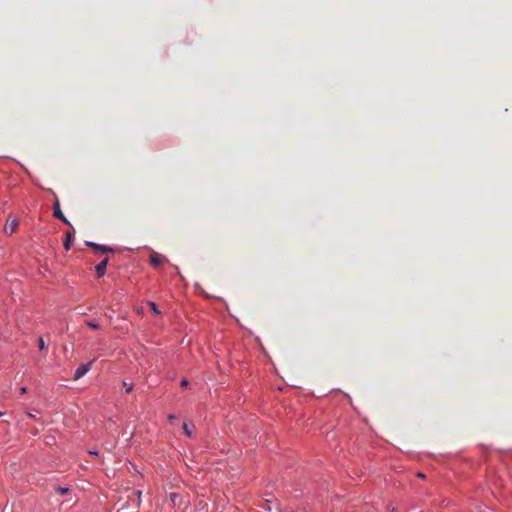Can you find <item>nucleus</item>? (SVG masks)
<instances>
[{"mask_svg":"<svg viewBox=\"0 0 512 512\" xmlns=\"http://www.w3.org/2000/svg\"><path fill=\"white\" fill-rule=\"evenodd\" d=\"M54 196H55V201L53 203V216L56 219L63 222L64 224L71 225L70 222L68 221V219L65 217V215L61 211L60 202H59L58 197L55 194H54Z\"/></svg>","mask_w":512,"mask_h":512,"instance_id":"f257e3e1","label":"nucleus"},{"mask_svg":"<svg viewBox=\"0 0 512 512\" xmlns=\"http://www.w3.org/2000/svg\"><path fill=\"white\" fill-rule=\"evenodd\" d=\"M86 246H88V247L92 248L94 251L100 252V253H112L115 251L114 248H112L110 246L98 244V243L91 242V241H86Z\"/></svg>","mask_w":512,"mask_h":512,"instance_id":"f03ea898","label":"nucleus"},{"mask_svg":"<svg viewBox=\"0 0 512 512\" xmlns=\"http://www.w3.org/2000/svg\"><path fill=\"white\" fill-rule=\"evenodd\" d=\"M91 367H92V362L80 364L77 367V369L75 370L73 379L74 380L80 379L91 369Z\"/></svg>","mask_w":512,"mask_h":512,"instance_id":"7ed1b4c3","label":"nucleus"},{"mask_svg":"<svg viewBox=\"0 0 512 512\" xmlns=\"http://www.w3.org/2000/svg\"><path fill=\"white\" fill-rule=\"evenodd\" d=\"M165 261H167L166 257L160 255L157 252H152L151 255H150V263L154 267L160 266Z\"/></svg>","mask_w":512,"mask_h":512,"instance_id":"20e7f679","label":"nucleus"},{"mask_svg":"<svg viewBox=\"0 0 512 512\" xmlns=\"http://www.w3.org/2000/svg\"><path fill=\"white\" fill-rule=\"evenodd\" d=\"M108 261V258H105L95 266V271L98 278H101L105 275Z\"/></svg>","mask_w":512,"mask_h":512,"instance_id":"39448f33","label":"nucleus"},{"mask_svg":"<svg viewBox=\"0 0 512 512\" xmlns=\"http://www.w3.org/2000/svg\"><path fill=\"white\" fill-rule=\"evenodd\" d=\"M17 226H18V221L16 219H13L12 221L6 223V225L4 227V231L6 234L11 235L15 231Z\"/></svg>","mask_w":512,"mask_h":512,"instance_id":"423d86ee","label":"nucleus"},{"mask_svg":"<svg viewBox=\"0 0 512 512\" xmlns=\"http://www.w3.org/2000/svg\"><path fill=\"white\" fill-rule=\"evenodd\" d=\"M74 240V231H67L66 232V239L64 241V248L65 250H69L71 248V245Z\"/></svg>","mask_w":512,"mask_h":512,"instance_id":"0eeeda50","label":"nucleus"},{"mask_svg":"<svg viewBox=\"0 0 512 512\" xmlns=\"http://www.w3.org/2000/svg\"><path fill=\"white\" fill-rule=\"evenodd\" d=\"M122 385L123 387L125 388V392L126 393H130L132 390H133V387H134V384L133 383H128L126 381H123L122 382Z\"/></svg>","mask_w":512,"mask_h":512,"instance_id":"6e6552de","label":"nucleus"},{"mask_svg":"<svg viewBox=\"0 0 512 512\" xmlns=\"http://www.w3.org/2000/svg\"><path fill=\"white\" fill-rule=\"evenodd\" d=\"M148 305L150 306V308L154 314L159 315L161 313L160 310L158 309L157 305L154 302L150 301V302H148Z\"/></svg>","mask_w":512,"mask_h":512,"instance_id":"1a4fd4ad","label":"nucleus"},{"mask_svg":"<svg viewBox=\"0 0 512 512\" xmlns=\"http://www.w3.org/2000/svg\"><path fill=\"white\" fill-rule=\"evenodd\" d=\"M133 494L136 496V507L139 508L140 506V502H141V494L142 492L140 490H137L135 492H133Z\"/></svg>","mask_w":512,"mask_h":512,"instance_id":"9d476101","label":"nucleus"},{"mask_svg":"<svg viewBox=\"0 0 512 512\" xmlns=\"http://www.w3.org/2000/svg\"><path fill=\"white\" fill-rule=\"evenodd\" d=\"M183 431H184V434L188 437H191L192 436V431L191 429L189 428L188 424L187 423H183Z\"/></svg>","mask_w":512,"mask_h":512,"instance_id":"9b49d317","label":"nucleus"},{"mask_svg":"<svg viewBox=\"0 0 512 512\" xmlns=\"http://www.w3.org/2000/svg\"><path fill=\"white\" fill-rule=\"evenodd\" d=\"M86 325L92 329H99V325L94 321H86Z\"/></svg>","mask_w":512,"mask_h":512,"instance_id":"f8f14e48","label":"nucleus"},{"mask_svg":"<svg viewBox=\"0 0 512 512\" xmlns=\"http://www.w3.org/2000/svg\"><path fill=\"white\" fill-rule=\"evenodd\" d=\"M38 348L41 351L45 349V342L42 337H39L38 339Z\"/></svg>","mask_w":512,"mask_h":512,"instance_id":"ddd939ff","label":"nucleus"},{"mask_svg":"<svg viewBox=\"0 0 512 512\" xmlns=\"http://www.w3.org/2000/svg\"><path fill=\"white\" fill-rule=\"evenodd\" d=\"M57 491L60 495H66L69 491L67 487H58Z\"/></svg>","mask_w":512,"mask_h":512,"instance_id":"4468645a","label":"nucleus"},{"mask_svg":"<svg viewBox=\"0 0 512 512\" xmlns=\"http://www.w3.org/2000/svg\"><path fill=\"white\" fill-rule=\"evenodd\" d=\"M189 384L188 380L187 379H182L181 382H180V386L181 387H187Z\"/></svg>","mask_w":512,"mask_h":512,"instance_id":"2eb2a0df","label":"nucleus"},{"mask_svg":"<svg viewBox=\"0 0 512 512\" xmlns=\"http://www.w3.org/2000/svg\"><path fill=\"white\" fill-rule=\"evenodd\" d=\"M168 419H169V421L175 420V419H176V416H175L174 414H170V415L168 416Z\"/></svg>","mask_w":512,"mask_h":512,"instance_id":"dca6fc26","label":"nucleus"},{"mask_svg":"<svg viewBox=\"0 0 512 512\" xmlns=\"http://www.w3.org/2000/svg\"><path fill=\"white\" fill-rule=\"evenodd\" d=\"M26 391H27V390H26V388H25V387H22V388L20 389L21 394L26 393Z\"/></svg>","mask_w":512,"mask_h":512,"instance_id":"f3484780","label":"nucleus"},{"mask_svg":"<svg viewBox=\"0 0 512 512\" xmlns=\"http://www.w3.org/2000/svg\"><path fill=\"white\" fill-rule=\"evenodd\" d=\"M89 454L96 456V455H98V452L97 451H89Z\"/></svg>","mask_w":512,"mask_h":512,"instance_id":"a211bd4d","label":"nucleus"},{"mask_svg":"<svg viewBox=\"0 0 512 512\" xmlns=\"http://www.w3.org/2000/svg\"><path fill=\"white\" fill-rule=\"evenodd\" d=\"M418 476L424 478L425 476L422 473H418Z\"/></svg>","mask_w":512,"mask_h":512,"instance_id":"6ab92c4d","label":"nucleus"},{"mask_svg":"<svg viewBox=\"0 0 512 512\" xmlns=\"http://www.w3.org/2000/svg\"><path fill=\"white\" fill-rule=\"evenodd\" d=\"M3 415H4V413L0 411V417L3 416Z\"/></svg>","mask_w":512,"mask_h":512,"instance_id":"aec40b11","label":"nucleus"}]
</instances>
